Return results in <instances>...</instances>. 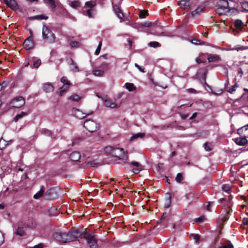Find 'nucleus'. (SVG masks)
Here are the masks:
<instances>
[{"label":"nucleus","mask_w":248,"mask_h":248,"mask_svg":"<svg viewBox=\"0 0 248 248\" xmlns=\"http://www.w3.org/2000/svg\"><path fill=\"white\" fill-rule=\"evenodd\" d=\"M80 236V231L79 229L69 231L67 233L58 231L53 234L55 240L65 243L75 241Z\"/></svg>","instance_id":"nucleus-1"},{"label":"nucleus","mask_w":248,"mask_h":248,"mask_svg":"<svg viewBox=\"0 0 248 248\" xmlns=\"http://www.w3.org/2000/svg\"><path fill=\"white\" fill-rule=\"evenodd\" d=\"M42 38L45 42L53 43L55 41V35L52 31L46 25L42 28Z\"/></svg>","instance_id":"nucleus-2"},{"label":"nucleus","mask_w":248,"mask_h":248,"mask_svg":"<svg viewBox=\"0 0 248 248\" xmlns=\"http://www.w3.org/2000/svg\"><path fill=\"white\" fill-rule=\"evenodd\" d=\"M80 236H82L87 240V243L89 245L90 248H98L97 241L95 238V235L94 234L90 233L87 232H80Z\"/></svg>","instance_id":"nucleus-3"},{"label":"nucleus","mask_w":248,"mask_h":248,"mask_svg":"<svg viewBox=\"0 0 248 248\" xmlns=\"http://www.w3.org/2000/svg\"><path fill=\"white\" fill-rule=\"evenodd\" d=\"M84 127L89 132L93 133L99 129V125L92 120H87L84 123Z\"/></svg>","instance_id":"nucleus-4"},{"label":"nucleus","mask_w":248,"mask_h":248,"mask_svg":"<svg viewBox=\"0 0 248 248\" xmlns=\"http://www.w3.org/2000/svg\"><path fill=\"white\" fill-rule=\"evenodd\" d=\"M58 188L51 187L44 194V199L46 200H55L58 198Z\"/></svg>","instance_id":"nucleus-5"},{"label":"nucleus","mask_w":248,"mask_h":248,"mask_svg":"<svg viewBox=\"0 0 248 248\" xmlns=\"http://www.w3.org/2000/svg\"><path fill=\"white\" fill-rule=\"evenodd\" d=\"M127 151L124 152V149L114 148L112 152V156L118 158L119 159L126 160L127 159Z\"/></svg>","instance_id":"nucleus-6"},{"label":"nucleus","mask_w":248,"mask_h":248,"mask_svg":"<svg viewBox=\"0 0 248 248\" xmlns=\"http://www.w3.org/2000/svg\"><path fill=\"white\" fill-rule=\"evenodd\" d=\"M25 100L22 96H17L14 98L10 102L13 107L19 108L24 105Z\"/></svg>","instance_id":"nucleus-7"},{"label":"nucleus","mask_w":248,"mask_h":248,"mask_svg":"<svg viewBox=\"0 0 248 248\" xmlns=\"http://www.w3.org/2000/svg\"><path fill=\"white\" fill-rule=\"evenodd\" d=\"M189 0H181L178 4L184 10L187 11L188 10H192L194 9V7L192 4H190Z\"/></svg>","instance_id":"nucleus-8"},{"label":"nucleus","mask_w":248,"mask_h":248,"mask_svg":"<svg viewBox=\"0 0 248 248\" xmlns=\"http://www.w3.org/2000/svg\"><path fill=\"white\" fill-rule=\"evenodd\" d=\"M130 164L134 167L133 168L131 169V171L134 174H138L143 169L142 166L140 164L139 162L136 161H132L130 163Z\"/></svg>","instance_id":"nucleus-9"},{"label":"nucleus","mask_w":248,"mask_h":248,"mask_svg":"<svg viewBox=\"0 0 248 248\" xmlns=\"http://www.w3.org/2000/svg\"><path fill=\"white\" fill-rule=\"evenodd\" d=\"M23 46L27 50L32 48L34 46V43L31 37H29L26 39L24 42Z\"/></svg>","instance_id":"nucleus-10"},{"label":"nucleus","mask_w":248,"mask_h":248,"mask_svg":"<svg viewBox=\"0 0 248 248\" xmlns=\"http://www.w3.org/2000/svg\"><path fill=\"white\" fill-rule=\"evenodd\" d=\"M4 3L14 10L18 9V4L15 0H4Z\"/></svg>","instance_id":"nucleus-11"},{"label":"nucleus","mask_w":248,"mask_h":248,"mask_svg":"<svg viewBox=\"0 0 248 248\" xmlns=\"http://www.w3.org/2000/svg\"><path fill=\"white\" fill-rule=\"evenodd\" d=\"M26 227H27L25 224H23L22 222L19 223L16 233L20 236H24L25 234L24 228Z\"/></svg>","instance_id":"nucleus-12"},{"label":"nucleus","mask_w":248,"mask_h":248,"mask_svg":"<svg viewBox=\"0 0 248 248\" xmlns=\"http://www.w3.org/2000/svg\"><path fill=\"white\" fill-rule=\"evenodd\" d=\"M205 55L207 56V60L209 62H216L220 60V56L217 54L206 53Z\"/></svg>","instance_id":"nucleus-13"},{"label":"nucleus","mask_w":248,"mask_h":248,"mask_svg":"<svg viewBox=\"0 0 248 248\" xmlns=\"http://www.w3.org/2000/svg\"><path fill=\"white\" fill-rule=\"evenodd\" d=\"M69 63L70 65V68L73 72H78L79 71V68L77 64L72 59H69Z\"/></svg>","instance_id":"nucleus-14"},{"label":"nucleus","mask_w":248,"mask_h":248,"mask_svg":"<svg viewBox=\"0 0 248 248\" xmlns=\"http://www.w3.org/2000/svg\"><path fill=\"white\" fill-rule=\"evenodd\" d=\"M199 196L198 194L189 193L186 195V199L189 201V204L196 202Z\"/></svg>","instance_id":"nucleus-15"},{"label":"nucleus","mask_w":248,"mask_h":248,"mask_svg":"<svg viewBox=\"0 0 248 248\" xmlns=\"http://www.w3.org/2000/svg\"><path fill=\"white\" fill-rule=\"evenodd\" d=\"M247 136L244 137L237 138L235 139V142L236 144L240 146H244L247 144L248 141L246 139Z\"/></svg>","instance_id":"nucleus-16"},{"label":"nucleus","mask_w":248,"mask_h":248,"mask_svg":"<svg viewBox=\"0 0 248 248\" xmlns=\"http://www.w3.org/2000/svg\"><path fill=\"white\" fill-rule=\"evenodd\" d=\"M105 106L107 107H109L112 108H118L120 107V105L116 104L115 102H113L109 99H106L104 101Z\"/></svg>","instance_id":"nucleus-17"},{"label":"nucleus","mask_w":248,"mask_h":248,"mask_svg":"<svg viewBox=\"0 0 248 248\" xmlns=\"http://www.w3.org/2000/svg\"><path fill=\"white\" fill-rule=\"evenodd\" d=\"M237 133L240 135H244V136L248 137V124L238 129Z\"/></svg>","instance_id":"nucleus-18"},{"label":"nucleus","mask_w":248,"mask_h":248,"mask_svg":"<svg viewBox=\"0 0 248 248\" xmlns=\"http://www.w3.org/2000/svg\"><path fill=\"white\" fill-rule=\"evenodd\" d=\"M81 155L79 152L77 151L73 152L70 155L69 158L73 161H78L80 158Z\"/></svg>","instance_id":"nucleus-19"},{"label":"nucleus","mask_w":248,"mask_h":248,"mask_svg":"<svg viewBox=\"0 0 248 248\" xmlns=\"http://www.w3.org/2000/svg\"><path fill=\"white\" fill-rule=\"evenodd\" d=\"M45 188L44 186H41L40 189L33 196V198L35 199H38L43 196L44 197Z\"/></svg>","instance_id":"nucleus-20"},{"label":"nucleus","mask_w":248,"mask_h":248,"mask_svg":"<svg viewBox=\"0 0 248 248\" xmlns=\"http://www.w3.org/2000/svg\"><path fill=\"white\" fill-rule=\"evenodd\" d=\"M205 9L204 6L200 5L197 7V8L191 12V15L193 16H199L201 12H202Z\"/></svg>","instance_id":"nucleus-21"},{"label":"nucleus","mask_w":248,"mask_h":248,"mask_svg":"<svg viewBox=\"0 0 248 248\" xmlns=\"http://www.w3.org/2000/svg\"><path fill=\"white\" fill-rule=\"evenodd\" d=\"M171 203V196L170 193H167L166 195V198L164 203V207L168 208L170 207Z\"/></svg>","instance_id":"nucleus-22"},{"label":"nucleus","mask_w":248,"mask_h":248,"mask_svg":"<svg viewBox=\"0 0 248 248\" xmlns=\"http://www.w3.org/2000/svg\"><path fill=\"white\" fill-rule=\"evenodd\" d=\"M114 11L117 16L120 18L123 19L124 17V15L122 12L121 9L116 5L113 6Z\"/></svg>","instance_id":"nucleus-23"},{"label":"nucleus","mask_w":248,"mask_h":248,"mask_svg":"<svg viewBox=\"0 0 248 248\" xmlns=\"http://www.w3.org/2000/svg\"><path fill=\"white\" fill-rule=\"evenodd\" d=\"M218 6L229 10V2L227 0H219L217 2Z\"/></svg>","instance_id":"nucleus-24"},{"label":"nucleus","mask_w":248,"mask_h":248,"mask_svg":"<svg viewBox=\"0 0 248 248\" xmlns=\"http://www.w3.org/2000/svg\"><path fill=\"white\" fill-rule=\"evenodd\" d=\"M53 86L49 83H47L44 84L43 90L46 93H50L54 90Z\"/></svg>","instance_id":"nucleus-25"},{"label":"nucleus","mask_w":248,"mask_h":248,"mask_svg":"<svg viewBox=\"0 0 248 248\" xmlns=\"http://www.w3.org/2000/svg\"><path fill=\"white\" fill-rule=\"evenodd\" d=\"M234 26L237 30H242L244 26V23L240 19H236L234 22Z\"/></svg>","instance_id":"nucleus-26"},{"label":"nucleus","mask_w":248,"mask_h":248,"mask_svg":"<svg viewBox=\"0 0 248 248\" xmlns=\"http://www.w3.org/2000/svg\"><path fill=\"white\" fill-rule=\"evenodd\" d=\"M70 85H63L59 89V91L58 92V93L60 95L62 96L65 92H66L69 88Z\"/></svg>","instance_id":"nucleus-27"},{"label":"nucleus","mask_w":248,"mask_h":248,"mask_svg":"<svg viewBox=\"0 0 248 248\" xmlns=\"http://www.w3.org/2000/svg\"><path fill=\"white\" fill-rule=\"evenodd\" d=\"M30 20H42L48 19V16H46L44 15H37L29 17Z\"/></svg>","instance_id":"nucleus-28"},{"label":"nucleus","mask_w":248,"mask_h":248,"mask_svg":"<svg viewBox=\"0 0 248 248\" xmlns=\"http://www.w3.org/2000/svg\"><path fill=\"white\" fill-rule=\"evenodd\" d=\"M28 112L22 111L20 113L17 114L14 118V120L15 122H17L19 120L22 118L23 117L27 116Z\"/></svg>","instance_id":"nucleus-29"},{"label":"nucleus","mask_w":248,"mask_h":248,"mask_svg":"<svg viewBox=\"0 0 248 248\" xmlns=\"http://www.w3.org/2000/svg\"><path fill=\"white\" fill-rule=\"evenodd\" d=\"M44 2L48 4L50 8L52 9H54L56 7V2L55 0H43Z\"/></svg>","instance_id":"nucleus-30"},{"label":"nucleus","mask_w":248,"mask_h":248,"mask_svg":"<svg viewBox=\"0 0 248 248\" xmlns=\"http://www.w3.org/2000/svg\"><path fill=\"white\" fill-rule=\"evenodd\" d=\"M230 10V9L228 10L219 6H218L216 10V13L219 15H225L226 12H229Z\"/></svg>","instance_id":"nucleus-31"},{"label":"nucleus","mask_w":248,"mask_h":248,"mask_svg":"<svg viewBox=\"0 0 248 248\" xmlns=\"http://www.w3.org/2000/svg\"><path fill=\"white\" fill-rule=\"evenodd\" d=\"M145 137V134L143 133H139L134 134L131 138L130 140H133L138 138L142 139Z\"/></svg>","instance_id":"nucleus-32"},{"label":"nucleus","mask_w":248,"mask_h":248,"mask_svg":"<svg viewBox=\"0 0 248 248\" xmlns=\"http://www.w3.org/2000/svg\"><path fill=\"white\" fill-rule=\"evenodd\" d=\"M70 5L72 8L75 9L78 8L81 6L80 2L78 0L72 1Z\"/></svg>","instance_id":"nucleus-33"},{"label":"nucleus","mask_w":248,"mask_h":248,"mask_svg":"<svg viewBox=\"0 0 248 248\" xmlns=\"http://www.w3.org/2000/svg\"><path fill=\"white\" fill-rule=\"evenodd\" d=\"M96 5L95 1L90 0L85 2L84 8L87 7L90 8V9H92L93 7H94Z\"/></svg>","instance_id":"nucleus-34"},{"label":"nucleus","mask_w":248,"mask_h":248,"mask_svg":"<svg viewBox=\"0 0 248 248\" xmlns=\"http://www.w3.org/2000/svg\"><path fill=\"white\" fill-rule=\"evenodd\" d=\"M114 147L112 146H106L104 148V152L108 155H112V152L114 150Z\"/></svg>","instance_id":"nucleus-35"},{"label":"nucleus","mask_w":248,"mask_h":248,"mask_svg":"<svg viewBox=\"0 0 248 248\" xmlns=\"http://www.w3.org/2000/svg\"><path fill=\"white\" fill-rule=\"evenodd\" d=\"M125 86L129 92H132L136 90V87L133 83H126L125 84Z\"/></svg>","instance_id":"nucleus-36"},{"label":"nucleus","mask_w":248,"mask_h":248,"mask_svg":"<svg viewBox=\"0 0 248 248\" xmlns=\"http://www.w3.org/2000/svg\"><path fill=\"white\" fill-rule=\"evenodd\" d=\"M189 237L195 240L196 243H198L200 241V236L198 234L191 233Z\"/></svg>","instance_id":"nucleus-37"},{"label":"nucleus","mask_w":248,"mask_h":248,"mask_svg":"<svg viewBox=\"0 0 248 248\" xmlns=\"http://www.w3.org/2000/svg\"><path fill=\"white\" fill-rule=\"evenodd\" d=\"M104 70H99V69H95L93 70V74L95 76L98 77H101L103 76L104 75Z\"/></svg>","instance_id":"nucleus-38"},{"label":"nucleus","mask_w":248,"mask_h":248,"mask_svg":"<svg viewBox=\"0 0 248 248\" xmlns=\"http://www.w3.org/2000/svg\"><path fill=\"white\" fill-rule=\"evenodd\" d=\"M155 25V23H153V22H151L146 21V22H145L144 23H142L140 24V27H142L149 28V27H151L154 26Z\"/></svg>","instance_id":"nucleus-39"},{"label":"nucleus","mask_w":248,"mask_h":248,"mask_svg":"<svg viewBox=\"0 0 248 248\" xmlns=\"http://www.w3.org/2000/svg\"><path fill=\"white\" fill-rule=\"evenodd\" d=\"M191 43L195 45H206V43L197 38H194L191 40Z\"/></svg>","instance_id":"nucleus-40"},{"label":"nucleus","mask_w":248,"mask_h":248,"mask_svg":"<svg viewBox=\"0 0 248 248\" xmlns=\"http://www.w3.org/2000/svg\"><path fill=\"white\" fill-rule=\"evenodd\" d=\"M86 162L92 167H96L99 165V163L96 162L95 160H87Z\"/></svg>","instance_id":"nucleus-41"},{"label":"nucleus","mask_w":248,"mask_h":248,"mask_svg":"<svg viewBox=\"0 0 248 248\" xmlns=\"http://www.w3.org/2000/svg\"><path fill=\"white\" fill-rule=\"evenodd\" d=\"M218 248H233V246L230 241H228L227 243L222 245Z\"/></svg>","instance_id":"nucleus-42"},{"label":"nucleus","mask_w":248,"mask_h":248,"mask_svg":"<svg viewBox=\"0 0 248 248\" xmlns=\"http://www.w3.org/2000/svg\"><path fill=\"white\" fill-rule=\"evenodd\" d=\"M80 99L81 97L77 94H73L69 97V99L77 102L80 100Z\"/></svg>","instance_id":"nucleus-43"},{"label":"nucleus","mask_w":248,"mask_h":248,"mask_svg":"<svg viewBox=\"0 0 248 248\" xmlns=\"http://www.w3.org/2000/svg\"><path fill=\"white\" fill-rule=\"evenodd\" d=\"M241 5L243 11H248V2H242L241 3Z\"/></svg>","instance_id":"nucleus-44"},{"label":"nucleus","mask_w":248,"mask_h":248,"mask_svg":"<svg viewBox=\"0 0 248 248\" xmlns=\"http://www.w3.org/2000/svg\"><path fill=\"white\" fill-rule=\"evenodd\" d=\"M148 15V11L146 10H143L140 11V18H145Z\"/></svg>","instance_id":"nucleus-45"},{"label":"nucleus","mask_w":248,"mask_h":248,"mask_svg":"<svg viewBox=\"0 0 248 248\" xmlns=\"http://www.w3.org/2000/svg\"><path fill=\"white\" fill-rule=\"evenodd\" d=\"M92 9H88L87 10H83L82 13L84 15H86L90 18L93 17L92 13Z\"/></svg>","instance_id":"nucleus-46"},{"label":"nucleus","mask_w":248,"mask_h":248,"mask_svg":"<svg viewBox=\"0 0 248 248\" xmlns=\"http://www.w3.org/2000/svg\"><path fill=\"white\" fill-rule=\"evenodd\" d=\"M100 68L102 69L101 70H104V71L108 70L109 69V64L106 62H103L100 65Z\"/></svg>","instance_id":"nucleus-47"},{"label":"nucleus","mask_w":248,"mask_h":248,"mask_svg":"<svg viewBox=\"0 0 248 248\" xmlns=\"http://www.w3.org/2000/svg\"><path fill=\"white\" fill-rule=\"evenodd\" d=\"M61 81L64 85L70 86L71 85L70 82L67 79L66 77H62L61 79Z\"/></svg>","instance_id":"nucleus-48"},{"label":"nucleus","mask_w":248,"mask_h":248,"mask_svg":"<svg viewBox=\"0 0 248 248\" xmlns=\"http://www.w3.org/2000/svg\"><path fill=\"white\" fill-rule=\"evenodd\" d=\"M183 179V174L181 173H178L175 178V180L177 183H180Z\"/></svg>","instance_id":"nucleus-49"},{"label":"nucleus","mask_w":248,"mask_h":248,"mask_svg":"<svg viewBox=\"0 0 248 248\" xmlns=\"http://www.w3.org/2000/svg\"><path fill=\"white\" fill-rule=\"evenodd\" d=\"M42 134L46 136H50L51 135V132L47 129H43L41 130Z\"/></svg>","instance_id":"nucleus-50"},{"label":"nucleus","mask_w":248,"mask_h":248,"mask_svg":"<svg viewBox=\"0 0 248 248\" xmlns=\"http://www.w3.org/2000/svg\"><path fill=\"white\" fill-rule=\"evenodd\" d=\"M69 45L71 47H78L80 44L78 41H72L70 43Z\"/></svg>","instance_id":"nucleus-51"},{"label":"nucleus","mask_w":248,"mask_h":248,"mask_svg":"<svg viewBox=\"0 0 248 248\" xmlns=\"http://www.w3.org/2000/svg\"><path fill=\"white\" fill-rule=\"evenodd\" d=\"M41 64V61L40 59H37L33 61V65L35 68H37Z\"/></svg>","instance_id":"nucleus-52"},{"label":"nucleus","mask_w":248,"mask_h":248,"mask_svg":"<svg viewBox=\"0 0 248 248\" xmlns=\"http://www.w3.org/2000/svg\"><path fill=\"white\" fill-rule=\"evenodd\" d=\"M237 87V84L235 83L233 85H232L231 88L229 89L228 92L231 93H232L234 91H236Z\"/></svg>","instance_id":"nucleus-53"},{"label":"nucleus","mask_w":248,"mask_h":248,"mask_svg":"<svg viewBox=\"0 0 248 248\" xmlns=\"http://www.w3.org/2000/svg\"><path fill=\"white\" fill-rule=\"evenodd\" d=\"M212 145L210 143L206 142L203 144V147L206 151H210L212 150Z\"/></svg>","instance_id":"nucleus-54"},{"label":"nucleus","mask_w":248,"mask_h":248,"mask_svg":"<svg viewBox=\"0 0 248 248\" xmlns=\"http://www.w3.org/2000/svg\"><path fill=\"white\" fill-rule=\"evenodd\" d=\"M149 45L150 46L153 47L154 48L159 47L160 46V44L158 42H155V41L150 42L149 44Z\"/></svg>","instance_id":"nucleus-55"},{"label":"nucleus","mask_w":248,"mask_h":248,"mask_svg":"<svg viewBox=\"0 0 248 248\" xmlns=\"http://www.w3.org/2000/svg\"><path fill=\"white\" fill-rule=\"evenodd\" d=\"M222 190L229 192L231 190V187L229 185H223L222 186Z\"/></svg>","instance_id":"nucleus-56"},{"label":"nucleus","mask_w":248,"mask_h":248,"mask_svg":"<svg viewBox=\"0 0 248 248\" xmlns=\"http://www.w3.org/2000/svg\"><path fill=\"white\" fill-rule=\"evenodd\" d=\"M205 219V217L204 216H202L196 218L194 219V221L195 222H202Z\"/></svg>","instance_id":"nucleus-57"},{"label":"nucleus","mask_w":248,"mask_h":248,"mask_svg":"<svg viewBox=\"0 0 248 248\" xmlns=\"http://www.w3.org/2000/svg\"><path fill=\"white\" fill-rule=\"evenodd\" d=\"M102 46V42L100 41L98 45L97 48L95 50L94 54L95 55H98L100 52L101 48Z\"/></svg>","instance_id":"nucleus-58"},{"label":"nucleus","mask_w":248,"mask_h":248,"mask_svg":"<svg viewBox=\"0 0 248 248\" xmlns=\"http://www.w3.org/2000/svg\"><path fill=\"white\" fill-rule=\"evenodd\" d=\"M26 226L28 228H34L36 227L37 225L35 222L32 221L31 223L26 225Z\"/></svg>","instance_id":"nucleus-59"},{"label":"nucleus","mask_w":248,"mask_h":248,"mask_svg":"<svg viewBox=\"0 0 248 248\" xmlns=\"http://www.w3.org/2000/svg\"><path fill=\"white\" fill-rule=\"evenodd\" d=\"M207 74V70H206L202 75V78L204 82V84L206 85H207V84L206 82V77Z\"/></svg>","instance_id":"nucleus-60"},{"label":"nucleus","mask_w":248,"mask_h":248,"mask_svg":"<svg viewBox=\"0 0 248 248\" xmlns=\"http://www.w3.org/2000/svg\"><path fill=\"white\" fill-rule=\"evenodd\" d=\"M135 66L137 67L140 72L143 73L146 72V71H144V68L141 66H140L137 63H135Z\"/></svg>","instance_id":"nucleus-61"},{"label":"nucleus","mask_w":248,"mask_h":248,"mask_svg":"<svg viewBox=\"0 0 248 248\" xmlns=\"http://www.w3.org/2000/svg\"><path fill=\"white\" fill-rule=\"evenodd\" d=\"M4 242V235L0 231V245H2Z\"/></svg>","instance_id":"nucleus-62"},{"label":"nucleus","mask_w":248,"mask_h":248,"mask_svg":"<svg viewBox=\"0 0 248 248\" xmlns=\"http://www.w3.org/2000/svg\"><path fill=\"white\" fill-rule=\"evenodd\" d=\"M214 202H209L208 205L206 206V210L209 212L211 211V206L213 204Z\"/></svg>","instance_id":"nucleus-63"},{"label":"nucleus","mask_w":248,"mask_h":248,"mask_svg":"<svg viewBox=\"0 0 248 248\" xmlns=\"http://www.w3.org/2000/svg\"><path fill=\"white\" fill-rule=\"evenodd\" d=\"M32 248H44V244L40 243L38 245H35Z\"/></svg>","instance_id":"nucleus-64"}]
</instances>
